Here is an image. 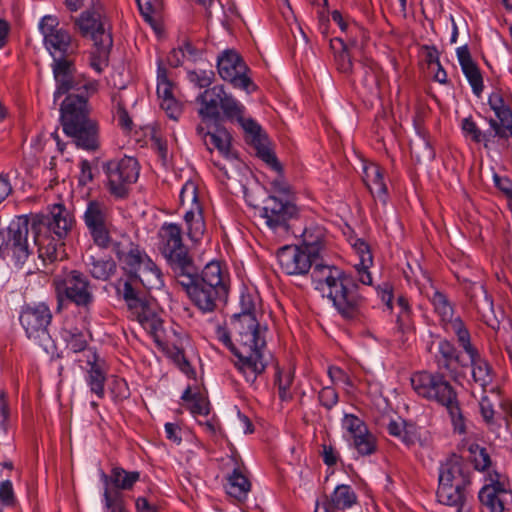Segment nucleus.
I'll return each instance as SVG.
<instances>
[{"label":"nucleus","mask_w":512,"mask_h":512,"mask_svg":"<svg viewBox=\"0 0 512 512\" xmlns=\"http://www.w3.org/2000/svg\"><path fill=\"white\" fill-rule=\"evenodd\" d=\"M281 269L288 275H304L308 273L312 265L314 268L317 259L299 246H284L277 254Z\"/></svg>","instance_id":"20"},{"label":"nucleus","mask_w":512,"mask_h":512,"mask_svg":"<svg viewBox=\"0 0 512 512\" xmlns=\"http://www.w3.org/2000/svg\"><path fill=\"white\" fill-rule=\"evenodd\" d=\"M467 487H456L452 484H440L437 489V499L441 504L456 507L457 512H471L467 501Z\"/></svg>","instance_id":"24"},{"label":"nucleus","mask_w":512,"mask_h":512,"mask_svg":"<svg viewBox=\"0 0 512 512\" xmlns=\"http://www.w3.org/2000/svg\"><path fill=\"white\" fill-rule=\"evenodd\" d=\"M139 272L125 274L126 278L119 279L116 284L117 293L123 297L128 306L139 305L140 294L144 289L159 288L162 285L161 272L151 258L142 259Z\"/></svg>","instance_id":"8"},{"label":"nucleus","mask_w":512,"mask_h":512,"mask_svg":"<svg viewBox=\"0 0 512 512\" xmlns=\"http://www.w3.org/2000/svg\"><path fill=\"white\" fill-rule=\"evenodd\" d=\"M457 57L461 65L462 71L467 77L473 92L480 96L483 91V79L481 73L471 58L467 46H462L457 49Z\"/></svg>","instance_id":"28"},{"label":"nucleus","mask_w":512,"mask_h":512,"mask_svg":"<svg viewBox=\"0 0 512 512\" xmlns=\"http://www.w3.org/2000/svg\"><path fill=\"white\" fill-rule=\"evenodd\" d=\"M362 178L373 197L384 202L387 187L383 180L382 169L374 163L364 164Z\"/></svg>","instance_id":"30"},{"label":"nucleus","mask_w":512,"mask_h":512,"mask_svg":"<svg viewBox=\"0 0 512 512\" xmlns=\"http://www.w3.org/2000/svg\"><path fill=\"white\" fill-rule=\"evenodd\" d=\"M470 358L473 380L478 383L483 390L493 381L492 367L475 348L473 351L467 352Z\"/></svg>","instance_id":"31"},{"label":"nucleus","mask_w":512,"mask_h":512,"mask_svg":"<svg viewBox=\"0 0 512 512\" xmlns=\"http://www.w3.org/2000/svg\"><path fill=\"white\" fill-rule=\"evenodd\" d=\"M440 484H452L456 487H467L470 484L469 467L462 458L453 455L441 465L439 472Z\"/></svg>","instance_id":"21"},{"label":"nucleus","mask_w":512,"mask_h":512,"mask_svg":"<svg viewBox=\"0 0 512 512\" xmlns=\"http://www.w3.org/2000/svg\"><path fill=\"white\" fill-rule=\"evenodd\" d=\"M490 127L493 129L494 137H500V138H507L508 137V128L502 125V123L499 121L497 122L495 119L489 120Z\"/></svg>","instance_id":"62"},{"label":"nucleus","mask_w":512,"mask_h":512,"mask_svg":"<svg viewBox=\"0 0 512 512\" xmlns=\"http://www.w3.org/2000/svg\"><path fill=\"white\" fill-rule=\"evenodd\" d=\"M106 512H126L118 494L112 495L106 488L104 491Z\"/></svg>","instance_id":"54"},{"label":"nucleus","mask_w":512,"mask_h":512,"mask_svg":"<svg viewBox=\"0 0 512 512\" xmlns=\"http://www.w3.org/2000/svg\"><path fill=\"white\" fill-rule=\"evenodd\" d=\"M189 80L200 88H206L211 85L214 79V72L209 71H190Z\"/></svg>","instance_id":"50"},{"label":"nucleus","mask_w":512,"mask_h":512,"mask_svg":"<svg viewBox=\"0 0 512 512\" xmlns=\"http://www.w3.org/2000/svg\"><path fill=\"white\" fill-rule=\"evenodd\" d=\"M241 312L255 314V304L251 295H242L240 299Z\"/></svg>","instance_id":"61"},{"label":"nucleus","mask_w":512,"mask_h":512,"mask_svg":"<svg viewBox=\"0 0 512 512\" xmlns=\"http://www.w3.org/2000/svg\"><path fill=\"white\" fill-rule=\"evenodd\" d=\"M510 492L505 483L500 480L492 481L479 491V500L487 512H503L504 505Z\"/></svg>","instance_id":"22"},{"label":"nucleus","mask_w":512,"mask_h":512,"mask_svg":"<svg viewBox=\"0 0 512 512\" xmlns=\"http://www.w3.org/2000/svg\"><path fill=\"white\" fill-rule=\"evenodd\" d=\"M431 301L443 323L454 317L453 307L443 293L435 291Z\"/></svg>","instance_id":"45"},{"label":"nucleus","mask_w":512,"mask_h":512,"mask_svg":"<svg viewBox=\"0 0 512 512\" xmlns=\"http://www.w3.org/2000/svg\"><path fill=\"white\" fill-rule=\"evenodd\" d=\"M479 406L481 415L485 422L491 423L494 417V409L489 398L487 396H483L479 402Z\"/></svg>","instance_id":"55"},{"label":"nucleus","mask_w":512,"mask_h":512,"mask_svg":"<svg viewBox=\"0 0 512 512\" xmlns=\"http://www.w3.org/2000/svg\"><path fill=\"white\" fill-rule=\"evenodd\" d=\"M117 118H118L120 126L123 129H125V130L132 129V120L129 117L126 109L121 104H118V107H117Z\"/></svg>","instance_id":"56"},{"label":"nucleus","mask_w":512,"mask_h":512,"mask_svg":"<svg viewBox=\"0 0 512 512\" xmlns=\"http://www.w3.org/2000/svg\"><path fill=\"white\" fill-rule=\"evenodd\" d=\"M19 320L27 337L47 351L51 342L48 326L52 320V313L49 307L45 303L26 305L20 313Z\"/></svg>","instance_id":"10"},{"label":"nucleus","mask_w":512,"mask_h":512,"mask_svg":"<svg viewBox=\"0 0 512 512\" xmlns=\"http://www.w3.org/2000/svg\"><path fill=\"white\" fill-rule=\"evenodd\" d=\"M330 47L335 54L337 69L343 74H350L353 71L351 56L348 52V45L341 38L330 41Z\"/></svg>","instance_id":"40"},{"label":"nucleus","mask_w":512,"mask_h":512,"mask_svg":"<svg viewBox=\"0 0 512 512\" xmlns=\"http://www.w3.org/2000/svg\"><path fill=\"white\" fill-rule=\"evenodd\" d=\"M158 84H157V95L160 101L164 98L174 97L172 94V83L167 78V73L164 68L159 67L158 69Z\"/></svg>","instance_id":"49"},{"label":"nucleus","mask_w":512,"mask_h":512,"mask_svg":"<svg viewBox=\"0 0 512 512\" xmlns=\"http://www.w3.org/2000/svg\"><path fill=\"white\" fill-rule=\"evenodd\" d=\"M39 29L43 36L46 49L52 55L54 63L58 59H68L67 57L76 50V45L68 31L59 27L57 17L52 15L44 16Z\"/></svg>","instance_id":"11"},{"label":"nucleus","mask_w":512,"mask_h":512,"mask_svg":"<svg viewBox=\"0 0 512 512\" xmlns=\"http://www.w3.org/2000/svg\"><path fill=\"white\" fill-rule=\"evenodd\" d=\"M436 361L439 368L447 371H452V363L456 362L462 367H466L467 364H463L460 360V355L455 346L448 340L442 339L438 343V354L436 355Z\"/></svg>","instance_id":"36"},{"label":"nucleus","mask_w":512,"mask_h":512,"mask_svg":"<svg viewBox=\"0 0 512 512\" xmlns=\"http://www.w3.org/2000/svg\"><path fill=\"white\" fill-rule=\"evenodd\" d=\"M443 325L447 332L453 333L457 337L459 345L466 353L476 348L471 344L470 333L460 317H452Z\"/></svg>","instance_id":"38"},{"label":"nucleus","mask_w":512,"mask_h":512,"mask_svg":"<svg viewBox=\"0 0 512 512\" xmlns=\"http://www.w3.org/2000/svg\"><path fill=\"white\" fill-rule=\"evenodd\" d=\"M75 27L83 37H89L93 43H102L104 35L112 38L110 23L102 14L100 8L93 7L81 13L79 17L73 18Z\"/></svg>","instance_id":"18"},{"label":"nucleus","mask_w":512,"mask_h":512,"mask_svg":"<svg viewBox=\"0 0 512 512\" xmlns=\"http://www.w3.org/2000/svg\"><path fill=\"white\" fill-rule=\"evenodd\" d=\"M462 129L466 136H469L474 142L480 143L485 142V146L487 147V142L489 141L490 134L483 133L476 125L471 118H465L462 121Z\"/></svg>","instance_id":"47"},{"label":"nucleus","mask_w":512,"mask_h":512,"mask_svg":"<svg viewBox=\"0 0 512 512\" xmlns=\"http://www.w3.org/2000/svg\"><path fill=\"white\" fill-rule=\"evenodd\" d=\"M387 431L391 436L398 438L406 446L413 445L418 439L415 427L404 421H390L387 425Z\"/></svg>","instance_id":"41"},{"label":"nucleus","mask_w":512,"mask_h":512,"mask_svg":"<svg viewBox=\"0 0 512 512\" xmlns=\"http://www.w3.org/2000/svg\"><path fill=\"white\" fill-rule=\"evenodd\" d=\"M251 484L247 477L241 473L239 469H234L228 476V484L226 486L227 493L237 500H244L250 491Z\"/></svg>","instance_id":"39"},{"label":"nucleus","mask_w":512,"mask_h":512,"mask_svg":"<svg viewBox=\"0 0 512 512\" xmlns=\"http://www.w3.org/2000/svg\"><path fill=\"white\" fill-rule=\"evenodd\" d=\"M357 79L369 95H379V69L373 61L365 60L361 63V71L357 74Z\"/></svg>","instance_id":"34"},{"label":"nucleus","mask_w":512,"mask_h":512,"mask_svg":"<svg viewBox=\"0 0 512 512\" xmlns=\"http://www.w3.org/2000/svg\"><path fill=\"white\" fill-rule=\"evenodd\" d=\"M12 192L11 184L6 176L0 174V203Z\"/></svg>","instance_id":"63"},{"label":"nucleus","mask_w":512,"mask_h":512,"mask_svg":"<svg viewBox=\"0 0 512 512\" xmlns=\"http://www.w3.org/2000/svg\"><path fill=\"white\" fill-rule=\"evenodd\" d=\"M180 204L187 207L184 213V220L187 226V235L198 242L204 235L206 226L202 214V208L198 203L197 186L192 181H187L180 192Z\"/></svg>","instance_id":"16"},{"label":"nucleus","mask_w":512,"mask_h":512,"mask_svg":"<svg viewBox=\"0 0 512 512\" xmlns=\"http://www.w3.org/2000/svg\"><path fill=\"white\" fill-rule=\"evenodd\" d=\"M112 393H115L117 390L116 397L118 398H126L127 397V386L124 380L122 379H115L113 381V388L111 389Z\"/></svg>","instance_id":"64"},{"label":"nucleus","mask_w":512,"mask_h":512,"mask_svg":"<svg viewBox=\"0 0 512 512\" xmlns=\"http://www.w3.org/2000/svg\"><path fill=\"white\" fill-rule=\"evenodd\" d=\"M230 326L238 343V348L235 350L237 357L235 366L248 382L254 383L257 376L266 368L262 354L266 341L259 323L255 314L236 313L231 317Z\"/></svg>","instance_id":"6"},{"label":"nucleus","mask_w":512,"mask_h":512,"mask_svg":"<svg viewBox=\"0 0 512 512\" xmlns=\"http://www.w3.org/2000/svg\"><path fill=\"white\" fill-rule=\"evenodd\" d=\"M474 463L477 470H485L490 466V457L485 449H480L478 455H475Z\"/></svg>","instance_id":"58"},{"label":"nucleus","mask_w":512,"mask_h":512,"mask_svg":"<svg viewBox=\"0 0 512 512\" xmlns=\"http://www.w3.org/2000/svg\"><path fill=\"white\" fill-rule=\"evenodd\" d=\"M85 264L91 276L102 281L109 280L117 271L116 262L111 258L98 259L93 255H86Z\"/></svg>","instance_id":"35"},{"label":"nucleus","mask_w":512,"mask_h":512,"mask_svg":"<svg viewBox=\"0 0 512 512\" xmlns=\"http://www.w3.org/2000/svg\"><path fill=\"white\" fill-rule=\"evenodd\" d=\"M141 15L145 21L148 22L152 27L155 28V20L152 14L160 8V0H136Z\"/></svg>","instance_id":"48"},{"label":"nucleus","mask_w":512,"mask_h":512,"mask_svg":"<svg viewBox=\"0 0 512 512\" xmlns=\"http://www.w3.org/2000/svg\"><path fill=\"white\" fill-rule=\"evenodd\" d=\"M342 427L352 439L353 446L362 456H368L376 452L377 441L368 430L365 422L353 414H345Z\"/></svg>","instance_id":"19"},{"label":"nucleus","mask_w":512,"mask_h":512,"mask_svg":"<svg viewBox=\"0 0 512 512\" xmlns=\"http://www.w3.org/2000/svg\"><path fill=\"white\" fill-rule=\"evenodd\" d=\"M113 251L115 252L125 274H134L139 272V269L142 266L140 262H142L144 257H148V255L138 247H131L129 251L124 252L120 249L119 243H115L113 245Z\"/></svg>","instance_id":"33"},{"label":"nucleus","mask_w":512,"mask_h":512,"mask_svg":"<svg viewBox=\"0 0 512 512\" xmlns=\"http://www.w3.org/2000/svg\"><path fill=\"white\" fill-rule=\"evenodd\" d=\"M323 461L328 466H333L338 461V453L330 445H323Z\"/></svg>","instance_id":"57"},{"label":"nucleus","mask_w":512,"mask_h":512,"mask_svg":"<svg viewBox=\"0 0 512 512\" xmlns=\"http://www.w3.org/2000/svg\"><path fill=\"white\" fill-rule=\"evenodd\" d=\"M232 136L224 127H217L213 132L204 134V144L210 152L217 150L227 161L233 162L237 155L232 148Z\"/></svg>","instance_id":"23"},{"label":"nucleus","mask_w":512,"mask_h":512,"mask_svg":"<svg viewBox=\"0 0 512 512\" xmlns=\"http://www.w3.org/2000/svg\"><path fill=\"white\" fill-rule=\"evenodd\" d=\"M185 58V52L183 49H173L168 57H167V61L169 63V65L173 66V67H178L179 65L182 64V61L183 59Z\"/></svg>","instance_id":"60"},{"label":"nucleus","mask_w":512,"mask_h":512,"mask_svg":"<svg viewBox=\"0 0 512 512\" xmlns=\"http://www.w3.org/2000/svg\"><path fill=\"white\" fill-rule=\"evenodd\" d=\"M296 213V206L289 200L271 195L265 200L260 215L273 232L285 236L289 233L288 222Z\"/></svg>","instance_id":"17"},{"label":"nucleus","mask_w":512,"mask_h":512,"mask_svg":"<svg viewBox=\"0 0 512 512\" xmlns=\"http://www.w3.org/2000/svg\"><path fill=\"white\" fill-rule=\"evenodd\" d=\"M140 473L137 471H126L121 467H114L110 476L103 474V480L106 484L110 481L115 488L120 490H130L139 480Z\"/></svg>","instance_id":"37"},{"label":"nucleus","mask_w":512,"mask_h":512,"mask_svg":"<svg viewBox=\"0 0 512 512\" xmlns=\"http://www.w3.org/2000/svg\"><path fill=\"white\" fill-rule=\"evenodd\" d=\"M302 246L305 251L318 260L319 253L323 247L324 231L321 228L305 229L302 234Z\"/></svg>","instance_id":"43"},{"label":"nucleus","mask_w":512,"mask_h":512,"mask_svg":"<svg viewBox=\"0 0 512 512\" xmlns=\"http://www.w3.org/2000/svg\"><path fill=\"white\" fill-rule=\"evenodd\" d=\"M160 107L171 119L177 120L181 114V105L174 97L164 98L162 101H160Z\"/></svg>","instance_id":"52"},{"label":"nucleus","mask_w":512,"mask_h":512,"mask_svg":"<svg viewBox=\"0 0 512 512\" xmlns=\"http://www.w3.org/2000/svg\"><path fill=\"white\" fill-rule=\"evenodd\" d=\"M67 349L74 353L82 352L87 347L86 335L77 330H66L63 334Z\"/></svg>","instance_id":"46"},{"label":"nucleus","mask_w":512,"mask_h":512,"mask_svg":"<svg viewBox=\"0 0 512 512\" xmlns=\"http://www.w3.org/2000/svg\"><path fill=\"white\" fill-rule=\"evenodd\" d=\"M197 100L201 103L199 115L203 120L218 121L223 118L237 121L241 125L245 131L246 141L254 147L257 155L278 173L271 182L274 191L280 195H288L290 186L281 175L282 167L269 147L267 135L253 119L244 118L245 107L221 85L206 89Z\"/></svg>","instance_id":"3"},{"label":"nucleus","mask_w":512,"mask_h":512,"mask_svg":"<svg viewBox=\"0 0 512 512\" xmlns=\"http://www.w3.org/2000/svg\"><path fill=\"white\" fill-rule=\"evenodd\" d=\"M488 103L490 108L495 112L499 121L503 126L508 128L509 134L512 135V111L507 105H505L501 93H492L489 96Z\"/></svg>","instance_id":"42"},{"label":"nucleus","mask_w":512,"mask_h":512,"mask_svg":"<svg viewBox=\"0 0 512 512\" xmlns=\"http://www.w3.org/2000/svg\"><path fill=\"white\" fill-rule=\"evenodd\" d=\"M73 225V216L63 204H54L47 215L17 216L7 228L6 247L11 251L15 265L22 267L38 246L43 262H54L63 252L62 240Z\"/></svg>","instance_id":"1"},{"label":"nucleus","mask_w":512,"mask_h":512,"mask_svg":"<svg viewBox=\"0 0 512 512\" xmlns=\"http://www.w3.org/2000/svg\"><path fill=\"white\" fill-rule=\"evenodd\" d=\"M315 288L327 296L345 319L361 314L366 297L358 284V277L346 274L335 266L316 265L311 274Z\"/></svg>","instance_id":"4"},{"label":"nucleus","mask_w":512,"mask_h":512,"mask_svg":"<svg viewBox=\"0 0 512 512\" xmlns=\"http://www.w3.org/2000/svg\"><path fill=\"white\" fill-rule=\"evenodd\" d=\"M411 385L419 396L434 400L444 406L451 417L455 430L459 433L465 432L464 417L459 406L457 393L444 375L425 371L418 372L412 375Z\"/></svg>","instance_id":"7"},{"label":"nucleus","mask_w":512,"mask_h":512,"mask_svg":"<svg viewBox=\"0 0 512 512\" xmlns=\"http://www.w3.org/2000/svg\"><path fill=\"white\" fill-rule=\"evenodd\" d=\"M189 410L192 414L207 416L210 412L209 402L201 394L194 395Z\"/></svg>","instance_id":"51"},{"label":"nucleus","mask_w":512,"mask_h":512,"mask_svg":"<svg viewBox=\"0 0 512 512\" xmlns=\"http://www.w3.org/2000/svg\"><path fill=\"white\" fill-rule=\"evenodd\" d=\"M357 500V496L353 489L349 485H338L331 496L326 497L325 501L321 505L316 507L320 508V512H325V508L329 512H335V510H345L352 507Z\"/></svg>","instance_id":"25"},{"label":"nucleus","mask_w":512,"mask_h":512,"mask_svg":"<svg viewBox=\"0 0 512 512\" xmlns=\"http://www.w3.org/2000/svg\"><path fill=\"white\" fill-rule=\"evenodd\" d=\"M57 88L54 99L67 94L60 106V121L63 131L74 143L85 150H96L99 147L98 125L90 117L88 97L95 91L92 83L76 74L74 65L69 59H58L52 65Z\"/></svg>","instance_id":"2"},{"label":"nucleus","mask_w":512,"mask_h":512,"mask_svg":"<svg viewBox=\"0 0 512 512\" xmlns=\"http://www.w3.org/2000/svg\"><path fill=\"white\" fill-rule=\"evenodd\" d=\"M319 401L327 409H331L338 402V393L332 387H324L319 392Z\"/></svg>","instance_id":"53"},{"label":"nucleus","mask_w":512,"mask_h":512,"mask_svg":"<svg viewBox=\"0 0 512 512\" xmlns=\"http://www.w3.org/2000/svg\"><path fill=\"white\" fill-rule=\"evenodd\" d=\"M106 174L110 194L116 198H124L128 195L130 186L139 176L138 163L132 157L109 161L106 164Z\"/></svg>","instance_id":"13"},{"label":"nucleus","mask_w":512,"mask_h":512,"mask_svg":"<svg viewBox=\"0 0 512 512\" xmlns=\"http://www.w3.org/2000/svg\"><path fill=\"white\" fill-rule=\"evenodd\" d=\"M93 174L90 163L86 160L81 162V174L79 176V182L82 185H86L88 182L92 181Z\"/></svg>","instance_id":"59"},{"label":"nucleus","mask_w":512,"mask_h":512,"mask_svg":"<svg viewBox=\"0 0 512 512\" xmlns=\"http://www.w3.org/2000/svg\"><path fill=\"white\" fill-rule=\"evenodd\" d=\"M56 291L59 301L62 296L78 307L88 309L94 302L93 289L89 279L82 272L72 270L65 278L56 282Z\"/></svg>","instance_id":"15"},{"label":"nucleus","mask_w":512,"mask_h":512,"mask_svg":"<svg viewBox=\"0 0 512 512\" xmlns=\"http://www.w3.org/2000/svg\"><path fill=\"white\" fill-rule=\"evenodd\" d=\"M83 220L94 244L108 248L112 243L109 208L103 202L91 200L87 203Z\"/></svg>","instance_id":"14"},{"label":"nucleus","mask_w":512,"mask_h":512,"mask_svg":"<svg viewBox=\"0 0 512 512\" xmlns=\"http://www.w3.org/2000/svg\"><path fill=\"white\" fill-rule=\"evenodd\" d=\"M359 261L354 264L359 283L363 285L372 284V276L369 268L373 265V256L369 245L362 239H357L353 244Z\"/></svg>","instance_id":"27"},{"label":"nucleus","mask_w":512,"mask_h":512,"mask_svg":"<svg viewBox=\"0 0 512 512\" xmlns=\"http://www.w3.org/2000/svg\"><path fill=\"white\" fill-rule=\"evenodd\" d=\"M397 307L399 308V313L397 315V333L399 336V341L403 346L408 345L410 340L413 338L415 333V328L411 320L410 316V308L408 301L405 297L399 296L397 298Z\"/></svg>","instance_id":"29"},{"label":"nucleus","mask_w":512,"mask_h":512,"mask_svg":"<svg viewBox=\"0 0 512 512\" xmlns=\"http://www.w3.org/2000/svg\"><path fill=\"white\" fill-rule=\"evenodd\" d=\"M87 364L90 368L87 371L86 383L90 391L98 398L102 399L105 395L104 384L106 381V372L103 365L98 362V357L95 352L88 351Z\"/></svg>","instance_id":"26"},{"label":"nucleus","mask_w":512,"mask_h":512,"mask_svg":"<svg viewBox=\"0 0 512 512\" xmlns=\"http://www.w3.org/2000/svg\"><path fill=\"white\" fill-rule=\"evenodd\" d=\"M144 294H140V303L135 306H128L135 314L141 326L154 336L162 330V320L144 303Z\"/></svg>","instance_id":"32"},{"label":"nucleus","mask_w":512,"mask_h":512,"mask_svg":"<svg viewBox=\"0 0 512 512\" xmlns=\"http://www.w3.org/2000/svg\"><path fill=\"white\" fill-rule=\"evenodd\" d=\"M217 67L220 77L234 88L244 90L248 94L257 90L249 75L250 69L236 51H224L218 57Z\"/></svg>","instance_id":"12"},{"label":"nucleus","mask_w":512,"mask_h":512,"mask_svg":"<svg viewBox=\"0 0 512 512\" xmlns=\"http://www.w3.org/2000/svg\"><path fill=\"white\" fill-rule=\"evenodd\" d=\"M159 249L171 267L174 277L194 265L188 248L183 243L182 229L174 223L164 224L159 230Z\"/></svg>","instance_id":"9"},{"label":"nucleus","mask_w":512,"mask_h":512,"mask_svg":"<svg viewBox=\"0 0 512 512\" xmlns=\"http://www.w3.org/2000/svg\"><path fill=\"white\" fill-rule=\"evenodd\" d=\"M191 301L203 312H213L224 305L228 298V284L218 262L208 263L198 275L194 264L175 276Z\"/></svg>","instance_id":"5"},{"label":"nucleus","mask_w":512,"mask_h":512,"mask_svg":"<svg viewBox=\"0 0 512 512\" xmlns=\"http://www.w3.org/2000/svg\"><path fill=\"white\" fill-rule=\"evenodd\" d=\"M95 50L91 54L90 65L98 73L107 65L108 56L113 46V39L104 35L102 43H95Z\"/></svg>","instance_id":"44"}]
</instances>
